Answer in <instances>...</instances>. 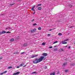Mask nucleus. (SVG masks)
Instances as JSON below:
<instances>
[{
	"label": "nucleus",
	"instance_id": "3c124183",
	"mask_svg": "<svg viewBox=\"0 0 75 75\" xmlns=\"http://www.w3.org/2000/svg\"><path fill=\"white\" fill-rule=\"evenodd\" d=\"M22 0H18V1H21Z\"/></svg>",
	"mask_w": 75,
	"mask_h": 75
},
{
	"label": "nucleus",
	"instance_id": "423d86ee",
	"mask_svg": "<svg viewBox=\"0 0 75 75\" xmlns=\"http://www.w3.org/2000/svg\"><path fill=\"white\" fill-rule=\"evenodd\" d=\"M42 55L45 57H46V56H47L48 55V54H47V53H43V54Z\"/></svg>",
	"mask_w": 75,
	"mask_h": 75
},
{
	"label": "nucleus",
	"instance_id": "393cba45",
	"mask_svg": "<svg viewBox=\"0 0 75 75\" xmlns=\"http://www.w3.org/2000/svg\"><path fill=\"white\" fill-rule=\"evenodd\" d=\"M68 71V70H66L65 71H64V72H67Z\"/></svg>",
	"mask_w": 75,
	"mask_h": 75
},
{
	"label": "nucleus",
	"instance_id": "c9c22d12",
	"mask_svg": "<svg viewBox=\"0 0 75 75\" xmlns=\"http://www.w3.org/2000/svg\"><path fill=\"white\" fill-rule=\"evenodd\" d=\"M35 8V6H33V7L32 8H33V9H34Z\"/></svg>",
	"mask_w": 75,
	"mask_h": 75
},
{
	"label": "nucleus",
	"instance_id": "4be33fe9",
	"mask_svg": "<svg viewBox=\"0 0 75 75\" xmlns=\"http://www.w3.org/2000/svg\"><path fill=\"white\" fill-rule=\"evenodd\" d=\"M54 51H57V48H54Z\"/></svg>",
	"mask_w": 75,
	"mask_h": 75
},
{
	"label": "nucleus",
	"instance_id": "a878e982",
	"mask_svg": "<svg viewBox=\"0 0 75 75\" xmlns=\"http://www.w3.org/2000/svg\"><path fill=\"white\" fill-rule=\"evenodd\" d=\"M7 71H4V74H6V73H7Z\"/></svg>",
	"mask_w": 75,
	"mask_h": 75
},
{
	"label": "nucleus",
	"instance_id": "6e6552de",
	"mask_svg": "<svg viewBox=\"0 0 75 75\" xmlns=\"http://www.w3.org/2000/svg\"><path fill=\"white\" fill-rule=\"evenodd\" d=\"M67 62L64 63L63 64V67H65V66H66L67 65Z\"/></svg>",
	"mask_w": 75,
	"mask_h": 75
},
{
	"label": "nucleus",
	"instance_id": "20e7f679",
	"mask_svg": "<svg viewBox=\"0 0 75 75\" xmlns=\"http://www.w3.org/2000/svg\"><path fill=\"white\" fill-rule=\"evenodd\" d=\"M37 56V55H32V56L31 57V58H35V57H36Z\"/></svg>",
	"mask_w": 75,
	"mask_h": 75
},
{
	"label": "nucleus",
	"instance_id": "2eb2a0df",
	"mask_svg": "<svg viewBox=\"0 0 75 75\" xmlns=\"http://www.w3.org/2000/svg\"><path fill=\"white\" fill-rule=\"evenodd\" d=\"M58 43V41H55L54 42H53V44H56V43Z\"/></svg>",
	"mask_w": 75,
	"mask_h": 75
},
{
	"label": "nucleus",
	"instance_id": "f704fd0d",
	"mask_svg": "<svg viewBox=\"0 0 75 75\" xmlns=\"http://www.w3.org/2000/svg\"><path fill=\"white\" fill-rule=\"evenodd\" d=\"M32 11H35V10H34L33 8H32Z\"/></svg>",
	"mask_w": 75,
	"mask_h": 75
},
{
	"label": "nucleus",
	"instance_id": "72a5a7b5",
	"mask_svg": "<svg viewBox=\"0 0 75 75\" xmlns=\"http://www.w3.org/2000/svg\"><path fill=\"white\" fill-rule=\"evenodd\" d=\"M20 66H18L17 67V68H20Z\"/></svg>",
	"mask_w": 75,
	"mask_h": 75
},
{
	"label": "nucleus",
	"instance_id": "473e14b6",
	"mask_svg": "<svg viewBox=\"0 0 75 75\" xmlns=\"http://www.w3.org/2000/svg\"><path fill=\"white\" fill-rule=\"evenodd\" d=\"M6 34H7L8 33H11V32H6Z\"/></svg>",
	"mask_w": 75,
	"mask_h": 75
},
{
	"label": "nucleus",
	"instance_id": "603ef678",
	"mask_svg": "<svg viewBox=\"0 0 75 75\" xmlns=\"http://www.w3.org/2000/svg\"><path fill=\"white\" fill-rule=\"evenodd\" d=\"M31 52H33V51H32V50H31Z\"/></svg>",
	"mask_w": 75,
	"mask_h": 75
},
{
	"label": "nucleus",
	"instance_id": "cd10ccee",
	"mask_svg": "<svg viewBox=\"0 0 75 75\" xmlns=\"http://www.w3.org/2000/svg\"><path fill=\"white\" fill-rule=\"evenodd\" d=\"M11 68H12V67H8V68L9 69H11Z\"/></svg>",
	"mask_w": 75,
	"mask_h": 75
},
{
	"label": "nucleus",
	"instance_id": "f8f14e48",
	"mask_svg": "<svg viewBox=\"0 0 75 75\" xmlns=\"http://www.w3.org/2000/svg\"><path fill=\"white\" fill-rule=\"evenodd\" d=\"M55 28H53L51 29H50L49 30V31H52V30H55Z\"/></svg>",
	"mask_w": 75,
	"mask_h": 75
},
{
	"label": "nucleus",
	"instance_id": "f03ea898",
	"mask_svg": "<svg viewBox=\"0 0 75 75\" xmlns=\"http://www.w3.org/2000/svg\"><path fill=\"white\" fill-rule=\"evenodd\" d=\"M31 33H34V32H35L37 31V29H33L30 30Z\"/></svg>",
	"mask_w": 75,
	"mask_h": 75
},
{
	"label": "nucleus",
	"instance_id": "7ed1b4c3",
	"mask_svg": "<svg viewBox=\"0 0 75 75\" xmlns=\"http://www.w3.org/2000/svg\"><path fill=\"white\" fill-rule=\"evenodd\" d=\"M20 74V71L16 73H14L13 74V75H19Z\"/></svg>",
	"mask_w": 75,
	"mask_h": 75
},
{
	"label": "nucleus",
	"instance_id": "e433bc0d",
	"mask_svg": "<svg viewBox=\"0 0 75 75\" xmlns=\"http://www.w3.org/2000/svg\"><path fill=\"white\" fill-rule=\"evenodd\" d=\"M14 4H10V6H13V5Z\"/></svg>",
	"mask_w": 75,
	"mask_h": 75
},
{
	"label": "nucleus",
	"instance_id": "1a4fd4ad",
	"mask_svg": "<svg viewBox=\"0 0 75 75\" xmlns=\"http://www.w3.org/2000/svg\"><path fill=\"white\" fill-rule=\"evenodd\" d=\"M42 8H41V7H39L38 9V10H41V9Z\"/></svg>",
	"mask_w": 75,
	"mask_h": 75
},
{
	"label": "nucleus",
	"instance_id": "9b49d317",
	"mask_svg": "<svg viewBox=\"0 0 75 75\" xmlns=\"http://www.w3.org/2000/svg\"><path fill=\"white\" fill-rule=\"evenodd\" d=\"M14 39L13 38H12L10 40L11 41V42H13V41H14Z\"/></svg>",
	"mask_w": 75,
	"mask_h": 75
},
{
	"label": "nucleus",
	"instance_id": "8fccbe9b",
	"mask_svg": "<svg viewBox=\"0 0 75 75\" xmlns=\"http://www.w3.org/2000/svg\"><path fill=\"white\" fill-rule=\"evenodd\" d=\"M45 68H47V67H46V66L45 67Z\"/></svg>",
	"mask_w": 75,
	"mask_h": 75
},
{
	"label": "nucleus",
	"instance_id": "bb28decb",
	"mask_svg": "<svg viewBox=\"0 0 75 75\" xmlns=\"http://www.w3.org/2000/svg\"><path fill=\"white\" fill-rule=\"evenodd\" d=\"M34 21H35V19H33V20H32L31 21H32V22H34Z\"/></svg>",
	"mask_w": 75,
	"mask_h": 75
},
{
	"label": "nucleus",
	"instance_id": "864d4df0",
	"mask_svg": "<svg viewBox=\"0 0 75 75\" xmlns=\"http://www.w3.org/2000/svg\"><path fill=\"white\" fill-rule=\"evenodd\" d=\"M54 47H55V46H54Z\"/></svg>",
	"mask_w": 75,
	"mask_h": 75
},
{
	"label": "nucleus",
	"instance_id": "412c9836",
	"mask_svg": "<svg viewBox=\"0 0 75 75\" xmlns=\"http://www.w3.org/2000/svg\"><path fill=\"white\" fill-rule=\"evenodd\" d=\"M2 34H4V33H6V31H3L2 32Z\"/></svg>",
	"mask_w": 75,
	"mask_h": 75
},
{
	"label": "nucleus",
	"instance_id": "de8ad7c7",
	"mask_svg": "<svg viewBox=\"0 0 75 75\" xmlns=\"http://www.w3.org/2000/svg\"><path fill=\"white\" fill-rule=\"evenodd\" d=\"M2 59V58L0 57V59Z\"/></svg>",
	"mask_w": 75,
	"mask_h": 75
},
{
	"label": "nucleus",
	"instance_id": "79ce46f5",
	"mask_svg": "<svg viewBox=\"0 0 75 75\" xmlns=\"http://www.w3.org/2000/svg\"><path fill=\"white\" fill-rule=\"evenodd\" d=\"M68 48H69V49H70V48H71V47L70 46Z\"/></svg>",
	"mask_w": 75,
	"mask_h": 75
},
{
	"label": "nucleus",
	"instance_id": "58836bf2",
	"mask_svg": "<svg viewBox=\"0 0 75 75\" xmlns=\"http://www.w3.org/2000/svg\"><path fill=\"white\" fill-rule=\"evenodd\" d=\"M26 67V65H25V66L23 67V68H24V67Z\"/></svg>",
	"mask_w": 75,
	"mask_h": 75
},
{
	"label": "nucleus",
	"instance_id": "dca6fc26",
	"mask_svg": "<svg viewBox=\"0 0 75 75\" xmlns=\"http://www.w3.org/2000/svg\"><path fill=\"white\" fill-rule=\"evenodd\" d=\"M38 30H41V27H39L38 28Z\"/></svg>",
	"mask_w": 75,
	"mask_h": 75
},
{
	"label": "nucleus",
	"instance_id": "2f4dec72",
	"mask_svg": "<svg viewBox=\"0 0 75 75\" xmlns=\"http://www.w3.org/2000/svg\"><path fill=\"white\" fill-rule=\"evenodd\" d=\"M3 74H4V72L1 73L0 74V75H3Z\"/></svg>",
	"mask_w": 75,
	"mask_h": 75
},
{
	"label": "nucleus",
	"instance_id": "ddd939ff",
	"mask_svg": "<svg viewBox=\"0 0 75 75\" xmlns=\"http://www.w3.org/2000/svg\"><path fill=\"white\" fill-rule=\"evenodd\" d=\"M50 75H55V73H51L50 74Z\"/></svg>",
	"mask_w": 75,
	"mask_h": 75
},
{
	"label": "nucleus",
	"instance_id": "9d476101",
	"mask_svg": "<svg viewBox=\"0 0 75 75\" xmlns=\"http://www.w3.org/2000/svg\"><path fill=\"white\" fill-rule=\"evenodd\" d=\"M75 64L74 63H72L70 64V66L72 67V66H74Z\"/></svg>",
	"mask_w": 75,
	"mask_h": 75
},
{
	"label": "nucleus",
	"instance_id": "7c9ffc66",
	"mask_svg": "<svg viewBox=\"0 0 75 75\" xmlns=\"http://www.w3.org/2000/svg\"><path fill=\"white\" fill-rule=\"evenodd\" d=\"M49 48H52V46H50L49 47Z\"/></svg>",
	"mask_w": 75,
	"mask_h": 75
},
{
	"label": "nucleus",
	"instance_id": "09e8293b",
	"mask_svg": "<svg viewBox=\"0 0 75 75\" xmlns=\"http://www.w3.org/2000/svg\"><path fill=\"white\" fill-rule=\"evenodd\" d=\"M72 26H71V27H70V28H72Z\"/></svg>",
	"mask_w": 75,
	"mask_h": 75
},
{
	"label": "nucleus",
	"instance_id": "49530a36",
	"mask_svg": "<svg viewBox=\"0 0 75 75\" xmlns=\"http://www.w3.org/2000/svg\"><path fill=\"white\" fill-rule=\"evenodd\" d=\"M70 7H72V5H69Z\"/></svg>",
	"mask_w": 75,
	"mask_h": 75
},
{
	"label": "nucleus",
	"instance_id": "a19ab883",
	"mask_svg": "<svg viewBox=\"0 0 75 75\" xmlns=\"http://www.w3.org/2000/svg\"><path fill=\"white\" fill-rule=\"evenodd\" d=\"M10 28H6V30H7V29H9Z\"/></svg>",
	"mask_w": 75,
	"mask_h": 75
},
{
	"label": "nucleus",
	"instance_id": "a211bd4d",
	"mask_svg": "<svg viewBox=\"0 0 75 75\" xmlns=\"http://www.w3.org/2000/svg\"><path fill=\"white\" fill-rule=\"evenodd\" d=\"M69 40V39H67L66 40H64V42H65V41H68Z\"/></svg>",
	"mask_w": 75,
	"mask_h": 75
},
{
	"label": "nucleus",
	"instance_id": "f3484780",
	"mask_svg": "<svg viewBox=\"0 0 75 75\" xmlns=\"http://www.w3.org/2000/svg\"><path fill=\"white\" fill-rule=\"evenodd\" d=\"M59 35H62V34L61 33H58Z\"/></svg>",
	"mask_w": 75,
	"mask_h": 75
},
{
	"label": "nucleus",
	"instance_id": "f257e3e1",
	"mask_svg": "<svg viewBox=\"0 0 75 75\" xmlns=\"http://www.w3.org/2000/svg\"><path fill=\"white\" fill-rule=\"evenodd\" d=\"M44 58V56H41L39 59H38V58H35L33 61V64H38V63L41 62Z\"/></svg>",
	"mask_w": 75,
	"mask_h": 75
},
{
	"label": "nucleus",
	"instance_id": "39448f33",
	"mask_svg": "<svg viewBox=\"0 0 75 75\" xmlns=\"http://www.w3.org/2000/svg\"><path fill=\"white\" fill-rule=\"evenodd\" d=\"M62 42L63 44H67V42H64V41H62Z\"/></svg>",
	"mask_w": 75,
	"mask_h": 75
},
{
	"label": "nucleus",
	"instance_id": "c756f323",
	"mask_svg": "<svg viewBox=\"0 0 75 75\" xmlns=\"http://www.w3.org/2000/svg\"><path fill=\"white\" fill-rule=\"evenodd\" d=\"M22 66H23V65L22 64H20L19 65V67H22Z\"/></svg>",
	"mask_w": 75,
	"mask_h": 75
},
{
	"label": "nucleus",
	"instance_id": "aec40b11",
	"mask_svg": "<svg viewBox=\"0 0 75 75\" xmlns=\"http://www.w3.org/2000/svg\"><path fill=\"white\" fill-rule=\"evenodd\" d=\"M18 53H19L18 52H16L14 53V54H18Z\"/></svg>",
	"mask_w": 75,
	"mask_h": 75
},
{
	"label": "nucleus",
	"instance_id": "0eeeda50",
	"mask_svg": "<svg viewBox=\"0 0 75 75\" xmlns=\"http://www.w3.org/2000/svg\"><path fill=\"white\" fill-rule=\"evenodd\" d=\"M63 50L62 49L60 48L59 49V52H61L63 51Z\"/></svg>",
	"mask_w": 75,
	"mask_h": 75
},
{
	"label": "nucleus",
	"instance_id": "c03bdc74",
	"mask_svg": "<svg viewBox=\"0 0 75 75\" xmlns=\"http://www.w3.org/2000/svg\"><path fill=\"white\" fill-rule=\"evenodd\" d=\"M35 13V12H34V13H33V14H34Z\"/></svg>",
	"mask_w": 75,
	"mask_h": 75
},
{
	"label": "nucleus",
	"instance_id": "5701e85b",
	"mask_svg": "<svg viewBox=\"0 0 75 75\" xmlns=\"http://www.w3.org/2000/svg\"><path fill=\"white\" fill-rule=\"evenodd\" d=\"M33 25H34V26L35 25H37V24L35 23L33 24Z\"/></svg>",
	"mask_w": 75,
	"mask_h": 75
},
{
	"label": "nucleus",
	"instance_id": "6ab92c4d",
	"mask_svg": "<svg viewBox=\"0 0 75 75\" xmlns=\"http://www.w3.org/2000/svg\"><path fill=\"white\" fill-rule=\"evenodd\" d=\"M24 46H27V43H25L24 44Z\"/></svg>",
	"mask_w": 75,
	"mask_h": 75
},
{
	"label": "nucleus",
	"instance_id": "b1692460",
	"mask_svg": "<svg viewBox=\"0 0 75 75\" xmlns=\"http://www.w3.org/2000/svg\"><path fill=\"white\" fill-rule=\"evenodd\" d=\"M42 45H45V43H43L42 44Z\"/></svg>",
	"mask_w": 75,
	"mask_h": 75
},
{
	"label": "nucleus",
	"instance_id": "ea45409f",
	"mask_svg": "<svg viewBox=\"0 0 75 75\" xmlns=\"http://www.w3.org/2000/svg\"><path fill=\"white\" fill-rule=\"evenodd\" d=\"M32 74H36V72H33L32 73Z\"/></svg>",
	"mask_w": 75,
	"mask_h": 75
},
{
	"label": "nucleus",
	"instance_id": "4468645a",
	"mask_svg": "<svg viewBox=\"0 0 75 75\" xmlns=\"http://www.w3.org/2000/svg\"><path fill=\"white\" fill-rule=\"evenodd\" d=\"M41 6V4H38L37 5V7H38V6Z\"/></svg>",
	"mask_w": 75,
	"mask_h": 75
},
{
	"label": "nucleus",
	"instance_id": "c85d7f7f",
	"mask_svg": "<svg viewBox=\"0 0 75 75\" xmlns=\"http://www.w3.org/2000/svg\"><path fill=\"white\" fill-rule=\"evenodd\" d=\"M25 52H23L21 53V54H25Z\"/></svg>",
	"mask_w": 75,
	"mask_h": 75
},
{
	"label": "nucleus",
	"instance_id": "4c0bfd02",
	"mask_svg": "<svg viewBox=\"0 0 75 75\" xmlns=\"http://www.w3.org/2000/svg\"><path fill=\"white\" fill-rule=\"evenodd\" d=\"M2 33L1 32H0V35H1V34H2Z\"/></svg>",
	"mask_w": 75,
	"mask_h": 75
},
{
	"label": "nucleus",
	"instance_id": "a18cd8bd",
	"mask_svg": "<svg viewBox=\"0 0 75 75\" xmlns=\"http://www.w3.org/2000/svg\"><path fill=\"white\" fill-rule=\"evenodd\" d=\"M21 64L23 66L24 65V63H22Z\"/></svg>",
	"mask_w": 75,
	"mask_h": 75
},
{
	"label": "nucleus",
	"instance_id": "37998d69",
	"mask_svg": "<svg viewBox=\"0 0 75 75\" xmlns=\"http://www.w3.org/2000/svg\"><path fill=\"white\" fill-rule=\"evenodd\" d=\"M48 36H50V34H48Z\"/></svg>",
	"mask_w": 75,
	"mask_h": 75
}]
</instances>
